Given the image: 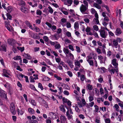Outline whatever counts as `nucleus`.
I'll return each mask as SVG.
<instances>
[{"label": "nucleus", "instance_id": "nucleus-1", "mask_svg": "<svg viewBox=\"0 0 123 123\" xmlns=\"http://www.w3.org/2000/svg\"><path fill=\"white\" fill-rule=\"evenodd\" d=\"M121 38L119 37H117L116 39H114L112 41V47L116 48L118 47H120V45L118 44V42L120 43L121 42Z\"/></svg>", "mask_w": 123, "mask_h": 123}, {"label": "nucleus", "instance_id": "nucleus-2", "mask_svg": "<svg viewBox=\"0 0 123 123\" xmlns=\"http://www.w3.org/2000/svg\"><path fill=\"white\" fill-rule=\"evenodd\" d=\"M67 109L68 110L66 112V116L68 120H72L73 116L72 115L73 114V112L70 108H67Z\"/></svg>", "mask_w": 123, "mask_h": 123}, {"label": "nucleus", "instance_id": "nucleus-3", "mask_svg": "<svg viewBox=\"0 0 123 123\" xmlns=\"http://www.w3.org/2000/svg\"><path fill=\"white\" fill-rule=\"evenodd\" d=\"M88 7L82 4L80 7V10L82 13L85 14V12L88 9Z\"/></svg>", "mask_w": 123, "mask_h": 123}, {"label": "nucleus", "instance_id": "nucleus-4", "mask_svg": "<svg viewBox=\"0 0 123 123\" xmlns=\"http://www.w3.org/2000/svg\"><path fill=\"white\" fill-rule=\"evenodd\" d=\"M10 110L11 112L13 115H14L16 113L15 107L13 103H11L10 105Z\"/></svg>", "mask_w": 123, "mask_h": 123}, {"label": "nucleus", "instance_id": "nucleus-5", "mask_svg": "<svg viewBox=\"0 0 123 123\" xmlns=\"http://www.w3.org/2000/svg\"><path fill=\"white\" fill-rule=\"evenodd\" d=\"M101 37L103 38H105L106 37L107 35V33H106L104 30H100L99 31Z\"/></svg>", "mask_w": 123, "mask_h": 123}, {"label": "nucleus", "instance_id": "nucleus-6", "mask_svg": "<svg viewBox=\"0 0 123 123\" xmlns=\"http://www.w3.org/2000/svg\"><path fill=\"white\" fill-rule=\"evenodd\" d=\"M3 75L7 78L9 77V75H10V70L4 69H3Z\"/></svg>", "mask_w": 123, "mask_h": 123}, {"label": "nucleus", "instance_id": "nucleus-7", "mask_svg": "<svg viewBox=\"0 0 123 123\" xmlns=\"http://www.w3.org/2000/svg\"><path fill=\"white\" fill-rule=\"evenodd\" d=\"M0 96L1 97H4L6 99H7L6 92L0 89Z\"/></svg>", "mask_w": 123, "mask_h": 123}, {"label": "nucleus", "instance_id": "nucleus-8", "mask_svg": "<svg viewBox=\"0 0 123 123\" xmlns=\"http://www.w3.org/2000/svg\"><path fill=\"white\" fill-rule=\"evenodd\" d=\"M98 58L99 60L100 61V63H105V61L106 58V57H105L104 59L103 56L101 55H99L98 56Z\"/></svg>", "mask_w": 123, "mask_h": 123}, {"label": "nucleus", "instance_id": "nucleus-9", "mask_svg": "<svg viewBox=\"0 0 123 123\" xmlns=\"http://www.w3.org/2000/svg\"><path fill=\"white\" fill-rule=\"evenodd\" d=\"M20 9L22 12L25 13H28L29 12L28 9L27 8L24 6L21 7Z\"/></svg>", "mask_w": 123, "mask_h": 123}, {"label": "nucleus", "instance_id": "nucleus-10", "mask_svg": "<svg viewBox=\"0 0 123 123\" xmlns=\"http://www.w3.org/2000/svg\"><path fill=\"white\" fill-rule=\"evenodd\" d=\"M30 34L32 38L37 39H39L40 38L39 36H38L37 33H34L33 32H31Z\"/></svg>", "mask_w": 123, "mask_h": 123}, {"label": "nucleus", "instance_id": "nucleus-11", "mask_svg": "<svg viewBox=\"0 0 123 123\" xmlns=\"http://www.w3.org/2000/svg\"><path fill=\"white\" fill-rule=\"evenodd\" d=\"M112 64L115 67V68H117L118 63L117 62V60L116 59H114L112 60Z\"/></svg>", "mask_w": 123, "mask_h": 123}, {"label": "nucleus", "instance_id": "nucleus-12", "mask_svg": "<svg viewBox=\"0 0 123 123\" xmlns=\"http://www.w3.org/2000/svg\"><path fill=\"white\" fill-rule=\"evenodd\" d=\"M60 119L61 123H65L67 119L64 115H62L60 116Z\"/></svg>", "mask_w": 123, "mask_h": 123}, {"label": "nucleus", "instance_id": "nucleus-13", "mask_svg": "<svg viewBox=\"0 0 123 123\" xmlns=\"http://www.w3.org/2000/svg\"><path fill=\"white\" fill-rule=\"evenodd\" d=\"M114 32L116 35L118 36L120 34L122 33V31L120 28H118L116 29Z\"/></svg>", "mask_w": 123, "mask_h": 123}, {"label": "nucleus", "instance_id": "nucleus-14", "mask_svg": "<svg viewBox=\"0 0 123 123\" xmlns=\"http://www.w3.org/2000/svg\"><path fill=\"white\" fill-rule=\"evenodd\" d=\"M2 50L5 52L6 51V46L5 44H3L1 46L0 51Z\"/></svg>", "mask_w": 123, "mask_h": 123}, {"label": "nucleus", "instance_id": "nucleus-15", "mask_svg": "<svg viewBox=\"0 0 123 123\" xmlns=\"http://www.w3.org/2000/svg\"><path fill=\"white\" fill-rule=\"evenodd\" d=\"M92 23L93 25H98L99 24V21L98 19L94 18L92 22Z\"/></svg>", "mask_w": 123, "mask_h": 123}, {"label": "nucleus", "instance_id": "nucleus-16", "mask_svg": "<svg viewBox=\"0 0 123 123\" xmlns=\"http://www.w3.org/2000/svg\"><path fill=\"white\" fill-rule=\"evenodd\" d=\"M49 116L51 117L53 119H54L56 118V114H55L53 112H50L49 113Z\"/></svg>", "mask_w": 123, "mask_h": 123}, {"label": "nucleus", "instance_id": "nucleus-17", "mask_svg": "<svg viewBox=\"0 0 123 123\" xmlns=\"http://www.w3.org/2000/svg\"><path fill=\"white\" fill-rule=\"evenodd\" d=\"M63 52L67 56H68V55L70 53L69 52V51H69L68 49L65 48H63Z\"/></svg>", "mask_w": 123, "mask_h": 123}, {"label": "nucleus", "instance_id": "nucleus-18", "mask_svg": "<svg viewBox=\"0 0 123 123\" xmlns=\"http://www.w3.org/2000/svg\"><path fill=\"white\" fill-rule=\"evenodd\" d=\"M67 21V19L64 18H62L61 19V24L64 27V26H65V25L64 24V23L66 22Z\"/></svg>", "mask_w": 123, "mask_h": 123}, {"label": "nucleus", "instance_id": "nucleus-19", "mask_svg": "<svg viewBox=\"0 0 123 123\" xmlns=\"http://www.w3.org/2000/svg\"><path fill=\"white\" fill-rule=\"evenodd\" d=\"M66 62L71 68L74 67V65L73 64V63L71 60H67Z\"/></svg>", "mask_w": 123, "mask_h": 123}, {"label": "nucleus", "instance_id": "nucleus-20", "mask_svg": "<svg viewBox=\"0 0 123 123\" xmlns=\"http://www.w3.org/2000/svg\"><path fill=\"white\" fill-rule=\"evenodd\" d=\"M23 56L24 58L28 59H30L31 58V57L28 54L24 53L23 54Z\"/></svg>", "mask_w": 123, "mask_h": 123}, {"label": "nucleus", "instance_id": "nucleus-21", "mask_svg": "<svg viewBox=\"0 0 123 123\" xmlns=\"http://www.w3.org/2000/svg\"><path fill=\"white\" fill-rule=\"evenodd\" d=\"M60 109V111L63 112H65L66 111V110L65 109V107L63 105H61L59 107Z\"/></svg>", "mask_w": 123, "mask_h": 123}, {"label": "nucleus", "instance_id": "nucleus-22", "mask_svg": "<svg viewBox=\"0 0 123 123\" xmlns=\"http://www.w3.org/2000/svg\"><path fill=\"white\" fill-rule=\"evenodd\" d=\"M79 24L78 22H75L74 24V27L75 29H77L79 28Z\"/></svg>", "mask_w": 123, "mask_h": 123}, {"label": "nucleus", "instance_id": "nucleus-23", "mask_svg": "<svg viewBox=\"0 0 123 123\" xmlns=\"http://www.w3.org/2000/svg\"><path fill=\"white\" fill-rule=\"evenodd\" d=\"M117 119L120 122H121L123 120V115H119L118 116V118H117Z\"/></svg>", "mask_w": 123, "mask_h": 123}, {"label": "nucleus", "instance_id": "nucleus-24", "mask_svg": "<svg viewBox=\"0 0 123 123\" xmlns=\"http://www.w3.org/2000/svg\"><path fill=\"white\" fill-rule=\"evenodd\" d=\"M14 40L13 39H9L7 40V43L10 45H12V43L14 42Z\"/></svg>", "mask_w": 123, "mask_h": 123}, {"label": "nucleus", "instance_id": "nucleus-25", "mask_svg": "<svg viewBox=\"0 0 123 123\" xmlns=\"http://www.w3.org/2000/svg\"><path fill=\"white\" fill-rule=\"evenodd\" d=\"M53 37L55 38V40H57L59 37V35L58 34H55L53 36Z\"/></svg>", "mask_w": 123, "mask_h": 123}, {"label": "nucleus", "instance_id": "nucleus-26", "mask_svg": "<svg viewBox=\"0 0 123 123\" xmlns=\"http://www.w3.org/2000/svg\"><path fill=\"white\" fill-rule=\"evenodd\" d=\"M18 3L19 5L22 6H25V2L24 1L22 0H20L19 1Z\"/></svg>", "mask_w": 123, "mask_h": 123}, {"label": "nucleus", "instance_id": "nucleus-27", "mask_svg": "<svg viewBox=\"0 0 123 123\" xmlns=\"http://www.w3.org/2000/svg\"><path fill=\"white\" fill-rule=\"evenodd\" d=\"M94 107H95V110L94 111V112H98L99 110L98 107L96 105H94Z\"/></svg>", "mask_w": 123, "mask_h": 123}, {"label": "nucleus", "instance_id": "nucleus-28", "mask_svg": "<svg viewBox=\"0 0 123 123\" xmlns=\"http://www.w3.org/2000/svg\"><path fill=\"white\" fill-rule=\"evenodd\" d=\"M28 111L29 113L31 114H33L34 113V111L33 109L31 108H29L28 109Z\"/></svg>", "mask_w": 123, "mask_h": 123}, {"label": "nucleus", "instance_id": "nucleus-29", "mask_svg": "<svg viewBox=\"0 0 123 123\" xmlns=\"http://www.w3.org/2000/svg\"><path fill=\"white\" fill-rule=\"evenodd\" d=\"M86 61L90 66H93V65L94 63L93 60H89L88 59H86Z\"/></svg>", "mask_w": 123, "mask_h": 123}, {"label": "nucleus", "instance_id": "nucleus-30", "mask_svg": "<svg viewBox=\"0 0 123 123\" xmlns=\"http://www.w3.org/2000/svg\"><path fill=\"white\" fill-rule=\"evenodd\" d=\"M86 88L89 90H92L93 88L92 86L90 84H88L87 85Z\"/></svg>", "mask_w": 123, "mask_h": 123}, {"label": "nucleus", "instance_id": "nucleus-31", "mask_svg": "<svg viewBox=\"0 0 123 123\" xmlns=\"http://www.w3.org/2000/svg\"><path fill=\"white\" fill-rule=\"evenodd\" d=\"M75 66L78 67H80V64L78 60H76L75 62Z\"/></svg>", "mask_w": 123, "mask_h": 123}, {"label": "nucleus", "instance_id": "nucleus-32", "mask_svg": "<svg viewBox=\"0 0 123 123\" xmlns=\"http://www.w3.org/2000/svg\"><path fill=\"white\" fill-rule=\"evenodd\" d=\"M18 114H20L21 115H22L24 112V110L21 109V110H19V109H18Z\"/></svg>", "mask_w": 123, "mask_h": 123}, {"label": "nucleus", "instance_id": "nucleus-33", "mask_svg": "<svg viewBox=\"0 0 123 123\" xmlns=\"http://www.w3.org/2000/svg\"><path fill=\"white\" fill-rule=\"evenodd\" d=\"M98 69L100 70L102 72L105 73L106 71V69L104 67H102L100 68H98Z\"/></svg>", "mask_w": 123, "mask_h": 123}, {"label": "nucleus", "instance_id": "nucleus-34", "mask_svg": "<svg viewBox=\"0 0 123 123\" xmlns=\"http://www.w3.org/2000/svg\"><path fill=\"white\" fill-rule=\"evenodd\" d=\"M55 59L56 62L58 63L60 62L61 61V58L59 56L57 58L55 57Z\"/></svg>", "mask_w": 123, "mask_h": 123}, {"label": "nucleus", "instance_id": "nucleus-35", "mask_svg": "<svg viewBox=\"0 0 123 123\" xmlns=\"http://www.w3.org/2000/svg\"><path fill=\"white\" fill-rule=\"evenodd\" d=\"M48 8L49 9L48 10L49 12L51 14H52L53 13V9L50 6H49Z\"/></svg>", "mask_w": 123, "mask_h": 123}, {"label": "nucleus", "instance_id": "nucleus-36", "mask_svg": "<svg viewBox=\"0 0 123 123\" xmlns=\"http://www.w3.org/2000/svg\"><path fill=\"white\" fill-rule=\"evenodd\" d=\"M103 7H104L106 8L107 11H108L109 13H110V11L109 9L108 6L105 5H103Z\"/></svg>", "mask_w": 123, "mask_h": 123}, {"label": "nucleus", "instance_id": "nucleus-37", "mask_svg": "<svg viewBox=\"0 0 123 123\" xmlns=\"http://www.w3.org/2000/svg\"><path fill=\"white\" fill-rule=\"evenodd\" d=\"M7 11L9 13L11 12L12 10V8L11 6H9L6 9Z\"/></svg>", "mask_w": 123, "mask_h": 123}, {"label": "nucleus", "instance_id": "nucleus-38", "mask_svg": "<svg viewBox=\"0 0 123 123\" xmlns=\"http://www.w3.org/2000/svg\"><path fill=\"white\" fill-rule=\"evenodd\" d=\"M17 48L18 50H20V51L21 52H23L24 50L25 49L24 47H17Z\"/></svg>", "mask_w": 123, "mask_h": 123}, {"label": "nucleus", "instance_id": "nucleus-39", "mask_svg": "<svg viewBox=\"0 0 123 123\" xmlns=\"http://www.w3.org/2000/svg\"><path fill=\"white\" fill-rule=\"evenodd\" d=\"M93 6L98 9H99L101 8L100 6L96 3H94Z\"/></svg>", "mask_w": 123, "mask_h": 123}, {"label": "nucleus", "instance_id": "nucleus-40", "mask_svg": "<svg viewBox=\"0 0 123 123\" xmlns=\"http://www.w3.org/2000/svg\"><path fill=\"white\" fill-rule=\"evenodd\" d=\"M108 34L110 37H114L115 35L111 31H109Z\"/></svg>", "mask_w": 123, "mask_h": 123}, {"label": "nucleus", "instance_id": "nucleus-41", "mask_svg": "<svg viewBox=\"0 0 123 123\" xmlns=\"http://www.w3.org/2000/svg\"><path fill=\"white\" fill-rule=\"evenodd\" d=\"M21 59V57L20 56H17L13 58V59L14 60H18Z\"/></svg>", "mask_w": 123, "mask_h": 123}, {"label": "nucleus", "instance_id": "nucleus-42", "mask_svg": "<svg viewBox=\"0 0 123 123\" xmlns=\"http://www.w3.org/2000/svg\"><path fill=\"white\" fill-rule=\"evenodd\" d=\"M89 99L90 102H92L94 99L93 96L91 95H90L89 96Z\"/></svg>", "mask_w": 123, "mask_h": 123}, {"label": "nucleus", "instance_id": "nucleus-43", "mask_svg": "<svg viewBox=\"0 0 123 123\" xmlns=\"http://www.w3.org/2000/svg\"><path fill=\"white\" fill-rule=\"evenodd\" d=\"M54 77L56 78L57 80H61L62 79V78L59 76H58L56 74H55L54 75Z\"/></svg>", "mask_w": 123, "mask_h": 123}, {"label": "nucleus", "instance_id": "nucleus-44", "mask_svg": "<svg viewBox=\"0 0 123 123\" xmlns=\"http://www.w3.org/2000/svg\"><path fill=\"white\" fill-rule=\"evenodd\" d=\"M108 79H109V81L108 82L110 84V88H111V87L112 86V84L111 83V76L109 75L108 76Z\"/></svg>", "mask_w": 123, "mask_h": 123}, {"label": "nucleus", "instance_id": "nucleus-45", "mask_svg": "<svg viewBox=\"0 0 123 123\" xmlns=\"http://www.w3.org/2000/svg\"><path fill=\"white\" fill-rule=\"evenodd\" d=\"M43 39L44 41L46 42H48L49 39L48 37L46 36H44L43 37Z\"/></svg>", "mask_w": 123, "mask_h": 123}, {"label": "nucleus", "instance_id": "nucleus-46", "mask_svg": "<svg viewBox=\"0 0 123 123\" xmlns=\"http://www.w3.org/2000/svg\"><path fill=\"white\" fill-rule=\"evenodd\" d=\"M67 1L68 4V6H70L73 3V1L72 0H67Z\"/></svg>", "mask_w": 123, "mask_h": 123}, {"label": "nucleus", "instance_id": "nucleus-47", "mask_svg": "<svg viewBox=\"0 0 123 123\" xmlns=\"http://www.w3.org/2000/svg\"><path fill=\"white\" fill-rule=\"evenodd\" d=\"M93 29L96 31H98V27L97 25H95L93 26Z\"/></svg>", "mask_w": 123, "mask_h": 123}, {"label": "nucleus", "instance_id": "nucleus-48", "mask_svg": "<svg viewBox=\"0 0 123 123\" xmlns=\"http://www.w3.org/2000/svg\"><path fill=\"white\" fill-rule=\"evenodd\" d=\"M36 14L37 15H41L42 14V12L40 10L38 9L37 10Z\"/></svg>", "mask_w": 123, "mask_h": 123}, {"label": "nucleus", "instance_id": "nucleus-49", "mask_svg": "<svg viewBox=\"0 0 123 123\" xmlns=\"http://www.w3.org/2000/svg\"><path fill=\"white\" fill-rule=\"evenodd\" d=\"M85 77L83 74H81L80 76V80L82 81H83L85 79Z\"/></svg>", "mask_w": 123, "mask_h": 123}, {"label": "nucleus", "instance_id": "nucleus-50", "mask_svg": "<svg viewBox=\"0 0 123 123\" xmlns=\"http://www.w3.org/2000/svg\"><path fill=\"white\" fill-rule=\"evenodd\" d=\"M108 71L110 72L111 74H114L115 73V69H112L108 70Z\"/></svg>", "mask_w": 123, "mask_h": 123}, {"label": "nucleus", "instance_id": "nucleus-51", "mask_svg": "<svg viewBox=\"0 0 123 123\" xmlns=\"http://www.w3.org/2000/svg\"><path fill=\"white\" fill-rule=\"evenodd\" d=\"M61 47V46L60 45V44L59 43L56 44L55 45V48L57 49H59V48H60Z\"/></svg>", "mask_w": 123, "mask_h": 123}, {"label": "nucleus", "instance_id": "nucleus-52", "mask_svg": "<svg viewBox=\"0 0 123 123\" xmlns=\"http://www.w3.org/2000/svg\"><path fill=\"white\" fill-rule=\"evenodd\" d=\"M34 30L36 32H38L40 31V30L37 27H34Z\"/></svg>", "mask_w": 123, "mask_h": 123}, {"label": "nucleus", "instance_id": "nucleus-53", "mask_svg": "<svg viewBox=\"0 0 123 123\" xmlns=\"http://www.w3.org/2000/svg\"><path fill=\"white\" fill-rule=\"evenodd\" d=\"M34 78H33V77L32 76H31L30 77V82H34L35 80H34Z\"/></svg>", "mask_w": 123, "mask_h": 123}, {"label": "nucleus", "instance_id": "nucleus-54", "mask_svg": "<svg viewBox=\"0 0 123 123\" xmlns=\"http://www.w3.org/2000/svg\"><path fill=\"white\" fill-rule=\"evenodd\" d=\"M75 111H76L78 113H79L80 112V110L78 108L77 105H75Z\"/></svg>", "mask_w": 123, "mask_h": 123}, {"label": "nucleus", "instance_id": "nucleus-55", "mask_svg": "<svg viewBox=\"0 0 123 123\" xmlns=\"http://www.w3.org/2000/svg\"><path fill=\"white\" fill-rule=\"evenodd\" d=\"M91 12L92 14H95L97 13V12L95 9L92 8L91 9Z\"/></svg>", "mask_w": 123, "mask_h": 123}, {"label": "nucleus", "instance_id": "nucleus-56", "mask_svg": "<svg viewBox=\"0 0 123 123\" xmlns=\"http://www.w3.org/2000/svg\"><path fill=\"white\" fill-rule=\"evenodd\" d=\"M76 51L78 53H80L81 51L80 48L78 46H75Z\"/></svg>", "mask_w": 123, "mask_h": 123}, {"label": "nucleus", "instance_id": "nucleus-57", "mask_svg": "<svg viewBox=\"0 0 123 123\" xmlns=\"http://www.w3.org/2000/svg\"><path fill=\"white\" fill-rule=\"evenodd\" d=\"M31 103L32 105L34 106H36V103L35 101L34 100H31Z\"/></svg>", "mask_w": 123, "mask_h": 123}, {"label": "nucleus", "instance_id": "nucleus-58", "mask_svg": "<svg viewBox=\"0 0 123 123\" xmlns=\"http://www.w3.org/2000/svg\"><path fill=\"white\" fill-rule=\"evenodd\" d=\"M93 35L94 36L96 37H98V33L94 31H93Z\"/></svg>", "mask_w": 123, "mask_h": 123}, {"label": "nucleus", "instance_id": "nucleus-59", "mask_svg": "<svg viewBox=\"0 0 123 123\" xmlns=\"http://www.w3.org/2000/svg\"><path fill=\"white\" fill-rule=\"evenodd\" d=\"M62 32V29L60 28L58 29L56 31V32L58 34H59L61 33Z\"/></svg>", "mask_w": 123, "mask_h": 123}, {"label": "nucleus", "instance_id": "nucleus-60", "mask_svg": "<svg viewBox=\"0 0 123 123\" xmlns=\"http://www.w3.org/2000/svg\"><path fill=\"white\" fill-rule=\"evenodd\" d=\"M38 87L39 88H40L41 90H43V87L42 86V84L40 83H39L38 84Z\"/></svg>", "mask_w": 123, "mask_h": 123}, {"label": "nucleus", "instance_id": "nucleus-61", "mask_svg": "<svg viewBox=\"0 0 123 123\" xmlns=\"http://www.w3.org/2000/svg\"><path fill=\"white\" fill-rule=\"evenodd\" d=\"M4 86L5 87L7 88H9L10 87V84L7 82L6 83Z\"/></svg>", "mask_w": 123, "mask_h": 123}, {"label": "nucleus", "instance_id": "nucleus-62", "mask_svg": "<svg viewBox=\"0 0 123 123\" xmlns=\"http://www.w3.org/2000/svg\"><path fill=\"white\" fill-rule=\"evenodd\" d=\"M66 25L67 27V28H69L71 27V24L69 22H67Z\"/></svg>", "mask_w": 123, "mask_h": 123}, {"label": "nucleus", "instance_id": "nucleus-63", "mask_svg": "<svg viewBox=\"0 0 123 123\" xmlns=\"http://www.w3.org/2000/svg\"><path fill=\"white\" fill-rule=\"evenodd\" d=\"M29 123H38V122L36 120H31L30 121Z\"/></svg>", "mask_w": 123, "mask_h": 123}, {"label": "nucleus", "instance_id": "nucleus-64", "mask_svg": "<svg viewBox=\"0 0 123 123\" xmlns=\"http://www.w3.org/2000/svg\"><path fill=\"white\" fill-rule=\"evenodd\" d=\"M105 123H110V120L109 118H107L105 119Z\"/></svg>", "mask_w": 123, "mask_h": 123}]
</instances>
